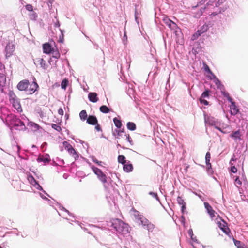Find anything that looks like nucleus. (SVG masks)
I'll list each match as a JSON object with an SVG mask.
<instances>
[{
    "label": "nucleus",
    "instance_id": "5701e85b",
    "mask_svg": "<svg viewBox=\"0 0 248 248\" xmlns=\"http://www.w3.org/2000/svg\"><path fill=\"white\" fill-rule=\"evenodd\" d=\"M86 111L85 110H82L79 113V117L82 121L86 120L88 117Z\"/></svg>",
    "mask_w": 248,
    "mask_h": 248
},
{
    "label": "nucleus",
    "instance_id": "09e8293b",
    "mask_svg": "<svg viewBox=\"0 0 248 248\" xmlns=\"http://www.w3.org/2000/svg\"><path fill=\"white\" fill-rule=\"evenodd\" d=\"M33 126L34 127L35 130H38L39 129V126L36 124H34Z\"/></svg>",
    "mask_w": 248,
    "mask_h": 248
},
{
    "label": "nucleus",
    "instance_id": "3c124183",
    "mask_svg": "<svg viewBox=\"0 0 248 248\" xmlns=\"http://www.w3.org/2000/svg\"><path fill=\"white\" fill-rule=\"evenodd\" d=\"M3 67V65L2 64V63L0 62V70H2V68Z\"/></svg>",
    "mask_w": 248,
    "mask_h": 248
},
{
    "label": "nucleus",
    "instance_id": "a878e982",
    "mask_svg": "<svg viewBox=\"0 0 248 248\" xmlns=\"http://www.w3.org/2000/svg\"><path fill=\"white\" fill-rule=\"evenodd\" d=\"M127 127L129 130L134 131L136 129V126L135 123L129 122L127 123Z\"/></svg>",
    "mask_w": 248,
    "mask_h": 248
},
{
    "label": "nucleus",
    "instance_id": "4d7b16f0",
    "mask_svg": "<svg viewBox=\"0 0 248 248\" xmlns=\"http://www.w3.org/2000/svg\"><path fill=\"white\" fill-rule=\"evenodd\" d=\"M21 125H24V123L23 122H20Z\"/></svg>",
    "mask_w": 248,
    "mask_h": 248
},
{
    "label": "nucleus",
    "instance_id": "c85d7f7f",
    "mask_svg": "<svg viewBox=\"0 0 248 248\" xmlns=\"http://www.w3.org/2000/svg\"><path fill=\"white\" fill-rule=\"evenodd\" d=\"M9 96L10 102H11V101H13L15 99H18L16 95L15 94V93L13 91H10L9 92Z\"/></svg>",
    "mask_w": 248,
    "mask_h": 248
},
{
    "label": "nucleus",
    "instance_id": "58836bf2",
    "mask_svg": "<svg viewBox=\"0 0 248 248\" xmlns=\"http://www.w3.org/2000/svg\"><path fill=\"white\" fill-rule=\"evenodd\" d=\"M208 29V26L206 25H203L201 29L199 30L202 31V32L203 33L206 32L207 31Z\"/></svg>",
    "mask_w": 248,
    "mask_h": 248
},
{
    "label": "nucleus",
    "instance_id": "ddd939ff",
    "mask_svg": "<svg viewBox=\"0 0 248 248\" xmlns=\"http://www.w3.org/2000/svg\"><path fill=\"white\" fill-rule=\"evenodd\" d=\"M10 103L12 104V105L14 108L18 112H21L22 111V107L18 98L13 101H11Z\"/></svg>",
    "mask_w": 248,
    "mask_h": 248
},
{
    "label": "nucleus",
    "instance_id": "c03bdc74",
    "mask_svg": "<svg viewBox=\"0 0 248 248\" xmlns=\"http://www.w3.org/2000/svg\"><path fill=\"white\" fill-rule=\"evenodd\" d=\"M149 194L151 195H152L154 198H155L156 200H159V198L158 197L157 193H154V192H150L149 193Z\"/></svg>",
    "mask_w": 248,
    "mask_h": 248
},
{
    "label": "nucleus",
    "instance_id": "13d9d810",
    "mask_svg": "<svg viewBox=\"0 0 248 248\" xmlns=\"http://www.w3.org/2000/svg\"><path fill=\"white\" fill-rule=\"evenodd\" d=\"M204 248H212V247H209V246H208V247H204Z\"/></svg>",
    "mask_w": 248,
    "mask_h": 248
},
{
    "label": "nucleus",
    "instance_id": "2f4dec72",
    "mask_svg": "<svg viewBox=\"0 0 248 248\" xmlns=\"http://www.w3.org/2000/svg\"><path fill=\"white\" fill-rule=\"evenodd\" d=\"M140 224L143 226L146 227L148 224L149 223V221L144 217L142 218V219L140 220Z\"/></svg>",
    "mask_w": 248,
    "mask_h": 248
},
{
    "label": "nucleus",
    "instance_id": "7ed1b4c3",
    "mask_svg": "<svg viewBox=\"0 0 248 248\" xmlns=\"http://www.w3.org/2000/svg\"><path fill=\"white\" fill-rule=\"evenodd\" d=\"M63 146L65 150H66L69 154L75 159L78 158L79 156L78 153L76 151L75 149L73 148L72 146L67 141H63L62 142Z\"/></svg>",
    "mask_w": 248,
    "mask_h": 248
},
{
    "label": "nucleus",
    "instance_id": "4468645a",
    "mask_svg": "<svg viewBox=\"0 0 248 248\" xmlns=\"http://www.w3.org/2000/svg\"><path fill=\"white\" fill-rule=\"evenodd\" d=\"M87 123L91 125H96L97 124L98 120L96 116L93 115H89L86 119Z\"/></svg>",
    "mask_w": 248,
    "mask_h": 248
},
{
    "label": "nucleus",
    "instance_id": "5fc2aeb1",
    "mask_svg": "<svg viewBox=\"0 0 248 248\" xmlns=\"http://www.w3.org/2000/svg\"><path fill=\"white\" fill-rule=\"evenodd\" d=\"M217 82H219V80L217 78H216V84H217Z\"/></svg>",
    "mask_w": 248,
    "mask_h": 248
},
{
    "label": "nucleus",
    "instance_id": "f257e3e1",
    "mask_svg": "<svg viewBox=\"0 0 248 248\" xmlns=\"http://www.w3.org/2000/svg\"><path fill=\"white\" fill-rule=\"evenodd\" d=\"M112 226L118 232H123L124 230L127 231V225L119 219H114L112 222Z\"/></svg>",
    "mask_w": 248,
    "mask_h": 248
},
{
    "label": "nucleus",
    "instance_id": "37998d69",
    "mask_svg": "<svg viewBox=\"0 0 248 248\" xmlns=\"http://www.w3.org/2000/svg\"><path fill=\"white\" fill-rule=\"evenodd\" d=\"M204 69H205V70L207 72H208V73H210V74H212V75H213V73L212 72V71H211V70L210 69V68H209V66H208L207 65H205Z\"/></svg>",
    "mask_w": 248,
    "mask_h": 248
},
{
    "label": "nucleus",
    "instance_id": "bf43d9fd",
    "mask_svg": "<svg viewBox=\"0 0 248 248\" xmlns=\"http://www.w3.org/2000/svg\"><path fill=\"white\" fill-rule=\"evenodd\" d=\"M0 248H2V247H1V246H0Z\"/></svg>",
    "mask_w": 248,
    "mask_h": 248
},
{
    "label": "nucleus",
    "instance_id": "b1692460",
    "mask_svg": "<svg viewBox=\"0 0 248 248\" xmlns=\"http://www.w3.org/2000/svg\"><path fill=\"white\" fill-rule=\"evenodd\" d=\"M232 239L234 242L235 246H236L237 248H244V244L243 243H242L240 241L237 240L235 239L234 238H233Z\"/></svg>",
    "mask_w": 248,
    "mask_h": 248
},
{
    "label": "nucleus",
    "instance_id": "6e6d98bb",
    "mask_svg": "<svg viewBox=\"0 0 248 248\" xmlns=\"http://www.w3.org/2000/svg\"><path fill=\"white\" fill-rule=\"evenodd\" d=\"M216 128L217 129H218L220 131H221L220 128L219 127H216Z\"/></svg>",
    "mask_w": 248,
    "mask_h": 248
},
{
    "label": "nucleus",
    "instance_id": "9d476101",
    "mask_svg": "<svg viewBox=\"0 0 248 248\" xmlns=\"http://www.w3.org/2000/svg\"><path fill=\"white\" fill-rule=\"evenodd\" d=\"M53 48L49 43H46L43 45V52L45 54H50L53 50Z\"/></svg>",
    "mask_w": 248,
    "mask_h": 248
},
{
    "label": "nucleus",
    "instance_id": "8fccbe9b",
    "mask_svg": "<svg viewBox=\"0 0 248 248\" xmlns=\"http://www.w3.org/2000/svg\"><path fill=\"white\" fill-rule=\"evenodd\" d=\"M92 160L93 162L95 163L96 164H97V163H98V160H97V159L95 158H93Z\"/></svg>",
    "mask_w": 248,
    "mask_h": 248
},
{
    "label": "nucleus",
    "instance_id": "a18cd8bd",
    "mask_svg": "<svg viewBox=\"0 0 248 248\" xmlns=\"http://www.w3.org/2000/svg\"><path fill=\"white\" fill-rule=\"evenodd\" d=\"M231 171L233 173H236L237 171V169L235 166H232L231 168Z\"/></svg>",
    "mask_w": 248,
    "mask_h": 248
},
{
    "label": "nucleus",
    "instance_id": "2eb2a0df",
    "mask_svg": "<svg viewBox=\"0 0 248 248\" xmlns=\"http://www.w3.org/2000/svg\"><path fill=\"white\" fill-rule=\"evenodd\" d=\"M132 212V215L134 216L135 220L138 221H140L142 218L144 217L142 215H141L140 212L136 210L135 208H133L131 210Z\"/></svg>",
    "mask_w": 248,
    "mask_h": 248
},
{
    "label": "nucleus",
    "instance_id": "a19ab883",
    "mask_svg": "<svg viewBox=\"0 0 248 248\" xmlns=\"http://www.w3.org/2000/svg\"><path fill=\"white\" fill-rule=\"evenodd\" d=\"M235 182L236 185L237 186H240L241 185V184H242V182L240 181V180L239 179L238 177H237L235 179Z\"/></svg>",
    "mask_w": 248,
    "mask_h": 248
},
{
    "label": "nucleus",
    "instance_id": "39448f33",
    "mask_svg": "<svg viewBox=\"0 0 248 248\" xmlns=\"http://www.w3.org/2000/svg\"><path fill=\"white\" fill-rule=\"evenodd\" d=\"M218 226L226 234L228 235L230 237H231L230 234H232L230 229L228 227L227 223L225 221H222V222H218Z\"/></svg>",
    "mask_w": 248,
    "mask_h": 248
},
{
    "label": "nucleus",
    "instance_id": "ea45409f",
    "mask_svg": "<svg viewBox=\"0 0 248 248\" xmlns=\"http://www.w3.org/2000/svg\"><path fill=\"white\" fill-rule=\"evenodd\" d=\"M200 101L202 104H203L205 105H208L209 104V102L207 100H205L203 98L200 97Z\"/></svg>",
    "mask_w": 248,
    "mask_h": 248
},
{
    "label": "nucleus",
    "instance_id": "0eeeda50",
    "mask_svg": "<svg viewBox=\"0 0 248 248\" xmlns=\"http://www.w3.org/2000/svg\"><path fill=\"white\" fill-rule=\"evenodd\" d=\"M34 63L37 66H39L40 67L44 69H46L47 68V65L46 63V61L43 58L38 57L36 58L34 60Z\"/></svg>",
    "mask_w": 248,
    "mask_h": 248
},
{
    "label": "nucleus",
    "instance_id": "f3484780",
    "mask_svg": "<svg viewBox=\"0 0 248 248\" xmlns=\"http://www.w3.org/2000/svg\"><path fill=\"white\" fill-rule=\"evenodd\" d=\"M88 98L90 101L95 103L98 101V98L96 93H90L88 94Z\"/></svg>",
    "mask_w": 248,
    "mask_h": 248
},
{
    "label": "nucleus",
    "instance_id": "6ab92c4d",
    "mask_svg": "<svg viewBox=\"0 0 248 248\" xmlns=\"http://www.w3.org/2000/svg\"><path fill=\"white\" fill-rule=\"evenodd\" d=\"M178 203L181 205L182 210L183 212L186 209V203L182 197L178 196L177 198Z\"/></svg>",
    "mask_w": 248,
    "mask_h": 248
},
{
    "label": "nucleus",
    "instance_id": "4be33fe9",
    "mask_svg": "<svg viewBox=\"0 0 248 248\" xmlns=\"http://www.w3.org/2000/svg\"><path fill=\"white\" fill-rule=\"evenodd\" d=\"M37 161L38 162H43L45 164H46L48 163L50 161V159L48 155V157H39L38 158Z\"/></svg>",
    "mask_w": 248,
    "mask_h": 248
},
{
    "label": "nucleus",
    "instance_id": "e433bc0d",
    "mask_svg": "<svg viewBox=\"0 0 248 248\" xmlns=\"http://www.w3.org/2000/svg\"><path fill=\"white\" fill-rule=\"evenodd\" d=\"M5 80V78L3 74H0V88L2 86Z\"/></svg>",
    "mask_w": 248,
    "mask_h": 248
},
{
    "label": "nucleus",
    "instance_id": "de8ad7c7",
    "mask_svg": "<svg viewBox=\"0 0 248 248\" xmlns=\"http://www.w3.org/2000/svg\"><path fill=\"white\" fill-rule=\"evenodd\" d=\"M58 113L59 114L61 115H63V109L62 108H60L59 109H58Z\"/></svg>",
    "mask_w": 248,
    "mask_h": 248
},
{
    "label": "nucleus",
    "instance_id": "f8f14e48",
    "mask_svg": "<svg viewBox=\"0 0 248 248\" xmlns=\"http://www.w3.org/2000/svg\"><path fill=\"white\" fill-rule=\"evenodd\" d=\"M230 137L233 139L235 142L240 141L241 140V134L240 130L232 132L230 135Z\"/></svg>",
    "mask_w": 248,
    "mask_h": 248
},
{
    "label": "nucleus",
    "instance_id": "bb28decb",
    "mask_svg": "<svg viewBox=\"0 0 248 248\" xmlns=\"http://www.w3.org/2000/svg\"><path fill=\"white\" fill-rule=\"evenodd\" d=\"M113 122L114 123L115 125L118 128H121L122 126V122L121 120H119L116 117L113 119Z\"/></svg>",
    "mask_w": 248,
    "mask_h": 248
},
{
    "label": "nucleus",
    "instance_id": "79ce46f5",
    "mask_svg": "<svg viewBox=\"0 0 248 248\" xmlns=\"http://www.w3.org/2000/svg\"><path fill=\"white\" fill-rule=\"evenodd\" d=\"M26 9L27 10L29 11H33V7L31 4H27L26 5Z\"/></svg>",
    "mask_w": 248,
    "mask_h": 248
},
{
    "label": "nucleus",
    "instance_id": "4c0bfd02",
    "mask_svg": "<svg viewBox=\"0 0 248 248\" xmlns=\"http://www.w3.org/2000/svg\"><path fill=\"white\" fill-rule=\"evenodd\" d=\"M29 181L32 184L34 185L35 184H37L36 181L34 179L33 176H30L28 177Z\"/></svg>",
    "mask_w": 248,
    "mask_h": 248
},
{
    "label": "nucleus",
    "instance_id": "603ef678",
    "mask_svg": "<svg viewBox=\"0 0 248 248\" xmlns=\"http://www.w3.org/2000/svg\"><path fill=\"white\" fill-rule=\"evenodd\" d=\"M102 162L98 161V163H97V164L99 166H102Z\"/></svg>",
    "mask_w": 248,
    "mask_h": 248
},
{
    "label": "nucleus",
    "instance_id": "49530a36",
    "mask_svg": "<svg viewBox=\"0 0 248 248\" xmlns=\"http://www.w3.org/2000/svg\"><path fill=\"white\" fill-rule=\"evenodd\" d=\"M95 129L97 131H101V128L100 126V125L97 123V124H96V125H95Z\"/></svg>",
    "mask_w": 248,
    "mask_h": 248
},
{
    "label": "nucleus",
    "instance_id": "412c9836",
    "mask_svg": "<svg viewBox=\"0 0 248 248\" xmlns=\"http://www.w3.org/2000/svg\"><path fill=\"white\" fill-rule=\"evenodd\" d=\"M166 24L171 29H174L176 27V24L170 19H167L166 21Z\"/></svg>",
    "mask_w": 248,
    "mask_h": 248
},
{
    "label": "nucleus",
    "instance_id": "6e6552de",
    "mask_svg": "<svg viewBox=\"0 0 248 248\" xmlns=\"http://www.w3.org/2000/svg\"><path fill=\"white\" fill-rule=\"evenodd\" d=\"M228 100L231 102L230 106L231 114L233 115H236L238 112L239 109L236 106L235 102L232 101V98L230 96H228Z\"/></svg>",
    "mask_w": 248,
    "mask_h": 248
},
{
    "label": "nucleus",
    "instance_id": "72a5a7b5",
    "mask_svg": "<svg viewBox=\"0 0 248 248\" xmlns=\"http://www.w3.org/2000/svg\"><path fill=\"white\" fill-rule=\"evenodd\" d=\"M147 229L149 232H153V230L155 228V225L152 224L151 222L148 224V225L146 226Z\"/></svg>",
    "mask_w": 248,
    "mask_h": 248
},
{
    "label": "nucleus",
    "instance_id": "473e14b6",
    "mask_svg": "<svg viewBox=\"0 0 248 248\" xmlns=\"http://www.w3.org/2000/svg\"><path fill=\"white\" fill-rule=\"evenodd\" d=\"M68 84V80L67 79L62 80L61 83V88L63 89H65Z\"/></svg>",
    "mask_w": 248,
    "mask_h": 248
},
{
    "label": "nucleus",
    "instance_id": "f03ea898",
    "mask_svg": "<svg viewBox=\"0 0 248 248\" xmlns=\"http://www.w3.org/2000/svg\"><path fill=\"white\" fill-rule=\"evenodd\" d=\"M93 172L97 175L98 179L105 185L107 183V177L99 168L92 166L91 167Z\"/></svg>",
    "mask_w": 248,
    "mask_h": 248
},
{
    "label": "nucleus",
    "instance_id": "a211bd4d",
    "mask_svg": "<svg viewBox=\"0 0 248 248\" xmlns=\"http://www.w3.org/2000/svg\"><path fill=\"white\" fill-rule=\"evenodd\" d=\"M133 169V165L132 164L129 163L128 162L127 163L124 164L123 170L126 172H129L132 171Z\"/></svg>",
    "mask_w": 248,
    "mask_h": 248
},
{
    "label": "nucleus",
    "instance_id": "aec40b11",
    "mask_svg": "<svg viewBox=\"0 0 248 248\" xmlns=\"http://www.w3.org/2000/svg\"><path fill=\"white\" fill-rule=\"evenodd\" d=\"M211 155L209 152H207L205 155V161L207 168L209 169L211 168V164L210 163Z\"/></svg>",
    "mask_w": 248,
    "mask_h": 248
},
{
    "label": "nucleus",
    "instance_id": "c756f323",
    "mask_svg": "<svg viewBox=\"0 0 248 248\" xmlns=\"http://www.w3.org/2000/svg\"><path fill=\"white\" fill-rule=\"evenodd\" d=\"M118 161L119 163H121L123 165L126 163V162L125 160V157L123 155H120L118 156Z\"/></svg>",
    "mask_w": 248,
    "mask_h": 248
},
{
    "label": "nucleus",
    "instance_id": "7c9ffc66",
    "mask_svg": "<svg viewBox=\"0 0 248 248\" xmlns=\"http://www.w3.org/2000/svg\"><path fill=\"white\" fill-rule=\"evenodd\" d=\"M51 53L52 54V57L55 59H59L60 57V54L57 49L55 50L53 49V50Z\"/></svg>",
    "mask_w": 248,
    "mask_h": 248
},
{
    "label": "nucleus",
    "instance_id": "9b49d317",
    "mask_svg": "<svg viewBox=\"0 0 248 248\" xmlns=\"http://www.w3.org/2000/svg\"><path fill=\"white\" fill-rule=\"evenodd\" d=\"M29 88H27V92L30 94L33 93L38 87V85L36 82H33L30 84Z\"/></svg>",
    "mask_w": 248,
    "mask_h": 248
},
{
    "label": "nucleus",
    "instance_id": "dca6fc26",
    "mask_svg": "<svg viewBox=\"0 0 248 248\" xmlns=\"http://www.w3.org/2000/svg\"><path fill=\"white\" fill-rule=\"evenodd\" d=\"M117 132V135H116V137L120 139L122 137L123 134H124V136L126 137V140H127L128 141H129V140L130 139V136L129 134H126L124 132V130H118L116 131Z\"/></svg>",
    "mask_w": 248,
    "mask_h": 248
},
{
    "label": "nucleus",
    "instance_id": "cd10ccee",
    "mask_svg": "<svg viewBox=\"0 0 248 248\" xmlns=\"http://www.w3.org/2000/svg\"><path fill=\"white\" fill-rule=\"evenodd\" d=\"M202 34L201 31L198 30L195 33H194L192 36V39L193 40L197 39L199 36Z\"/></svg>",
    "mask_w": 248,
    "mask_h": 248
},
{
    "label": "nucleus",
    "instance_id": "1a4fd4ad",
    "mask_svg": "<svg viewBox=\"0 0 248 248\" xmlns=\"http://www.w3.org/2000/svg\"><path fill=\"white\" fill-rule=\"evenodd\" d=\"M204 205L205 209L207 211V213L210 215V217L212 219H213V218L215 217V214H216V213L213 210V208L209 203L205 202H204Z\"/></svg>",
    "mask_w": 248,
    "mask_h": 248
},
{
    "label": "nucleus",
    "instance_id": "423d86ee",
    "mask_svg": "<svg viewBox=\"0 0 248 248\" xmlns=\"http://www.w3.org/2000/svg\"><path fill=\"white\" fill-rule=\"evenodd\" d=\"M30 85V82L28 80L24 79L20 81L17 85V89L20 91H26L27 92V88Z\"/></svg>",
    "mask_w": 248,
    "mask_h": 248
},
{
    "label": "nucleus",
    "instance_id": "393cba45",
    "mask_svg": "<svg viewBox=\"0 0 248 248\" xmlns=\"http://www.w3.org/2000/svg\"><path fill=\"white\" fill-rule=\"evenodd\" d=\"M99 109L100 111L103 113H108L110 112L109 108L106 105L101 106Z\"/></svg>",
    "mask_w": 248,
    "mask_h": 248
},
{
    "label": "nucleus",
    "instance_id": "f704fd0d",
    "mask_svg": "<svg viewBox=\"0 0 248 248\" xmlns=\"http://www.w3.org/2000/svg\"><path fill=\"white\" fill-rule=\"evenodd\" d=\"M51 127H52V128H53L54 129L56 130L58 132H60L62 131L61 127L60 125H59L58 124H51Z\"/></svg>",
    "mask_w": 248,
    "mask_h": 248
},
{
    "label": "nucleus",
    "instance_id": "864d4df0",
    "mask_svg": "<svg viewBox=\"0 0 248 248\" xmlns=\"http://www.w3.org/2000/svg\"><path fill=\"white\" fill-rule=\"evenodd\" d=\"M217 14L216 13H212L211 14V16H214L215 15H216Z\"/></svg>",
    "mask_w": 248,
    "mask_h": 248
},
{
    "label": "nucleus",
    "instance_id": "c9c22d12",
    "mask_svg": "<svg viewBox=\"0 0 248 248\" xmlns=\"http://www.w3.org/2000/svg\"><path fill=\"white\" fill-rule=\"evenodd\" d=\"M209 92L210 91L209 90H206L202 94V96H201V98H206L208 97L209 95Z\"/></svg>",
    "mask_w": 248,
    "mask_h": 248
},
{
    "label": "nucleus",
    "instance_id": "20e7f679",
    "mask_svg": "<svg viewBox=\"0 0 248 248\" xmlns=\"http://www.w3.org/2000/svg\"><path fill=\"white\" fill-rule=\"evenodd\" d=\"M15 50V46L12 43H9L5 47V53L6 58L10 57L13 55Z\"/></svg>",
    "mask_w": 248,
    "mask_h": 248
}]
</instances>
